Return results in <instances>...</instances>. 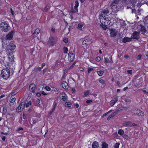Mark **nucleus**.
<instances>
[{
    "label": "nucleus",
    "mask_w": 148,
    "mask_h": 148,
    "mask_svg": "<svg viewBox=\"0 0 148 148\" xmlns=\"http://www.w3.org/2000/svg\"><path fill=\"white\" fill-rule=\"evenodd\" d=\"M109 12V10H108L107 9H104L103 10V12H101V14H104L105 16H108L107 14Z\"/></svg>",
    "instance_id": "412c9836"
},
{
    "label": "nucleus",
    "mask_w": 148,
    "mask_h": 148,
    "mask_svg": "<svg viewBox=\"0 0 148 148\" xmlns=\"http://www.w3.org/2000/svg\"><path fill=\"white\" fill-rule=\"evenodd\" d=\"M120 145V143H117L115 144L114 145V148H119Z\"/></svg>",
    "instance_id": "ea45409f"
},
{
    "label": "nucleus",
    "mask_w": 148,
    "mask_h": 148,
    "mask_svg": "<svg viewBox=\"0 0 148 148\" xmlns=\"http://www.w3.org/2000/svg\"><path fill=\"white\" fill-rule=\"evenodd\" d=\"M75 53L74 51L70 52L68 55V59L71 62L73 61L75 59Z\"/></svg>",
    "instance_id": "0eeeda50"
},
{
    "label": "nucleus",
    "mask_w": 148,
    "mask_h": 148,
    "mask_svg": "<svg viewBox=\"0 0 148 148\" xmlns=\"http://www.w3.org/2000/svg\"><path fill=\"white\" fill-rule=\"evenodd\" d=\"M45 89L46 90L48 91H49L51 90V88L49 86H46L45 87Z\"/></svg>",
    "instance_id": "79ce46f5"
},
{
    "label": "nucleus",
    "mask_w": 148,
    "mask_h": 148,
    "mask_svg": "<svg viewBox=\"0 0 148 148\" xmlns=\"http://www.w3.org/2000/svg\"><path fill=\"white\" fill-rule=\"evenodd\" d=\"M94 69L91 68L89 67L88 69V73H90L91 71L94 70Z\"/></svg>",
    "instance_id": "a19ab883"
},
{
    "label": "nucleus",
    "mask_w": 148,
    "mask_h": 148,
    "mask_svg": "<svg viewBox=\"0 0 148 148\" xmlns=\"http://www.w3.org/2000/svg\"><path fill=\"white\" fill-rule=\"evenodd\" d=\"M56 106H57V103H53V108L52 109V110H51L52 112H53L56 109Z\"/></svg>",
    "instance_id": "cd10ccee"
},
{
    "label": "nucleus",
    "mask_w": 148,
    "mask_h": 148,
    "mask_svg": "<svg viewBox=\"0 0 148 148\" xmlns=\"http://www.w3.org/2000/svg\"><path fill=\"white\" fill-rule=\"evenodd\" d=\"M118 100L116 98H114L112 99L110 101V104L112 106H114L117 102Z\"/></svg>",
    "instance_id": "6ab92c4d"
},
{
    "label": "nucleus",
    "mask_w": 148,
    "mask_h": 148,
    "mask_svg": "<svg viewBox=\"0 0 148 148\" xmlns=\"http://www.w3.org/2000/svg\"><path fill=\"white\" fill-rule=\"evenodd\" d=\"M9 48L10 50H12L15 49L16 46L14 42V41H12L9 43Z\"/></svg>",
    "instance_id": "f8f14e48"
},
{
    "label": "nucleus",
    "mask_w": 148,
    "mask_h": 148,
    "mask_svg": "<svg viewBox=\"0 0 148 148\" xmlns=\"http://www.w3.org/2000/svg\"><path fill=\"white\" fill-rule=\"evenodd\" d=\"M139 109H135L133 110V112L134 114L138 115V112Z\"/></svg>",
    "instance_id": "bb28decb"
},
{
    "label": "nucleus",
    "mask_w": 148,
    "mask_h": 148,
    "mask_svg": "<svg viewBox=\"0 0 148 148\" xmlns=\"http://www.w3.org/2000/svg\"><path fill=\"white\" fill-rule=\"evenodd\" d=\"M65 73L64 72V74H63L62 76V78H61V80H63L64 79V77H65Z\"/></svg>",
    "instance_id": "8fccbe9b"
},
{
    "label": "nucleus",
    "mask_w": 148,
    "mask_h": 148,
    "mask_svg": "<svg viewBox=\"0 0 148 148\" xmlns=\"http://www.w3.org/2000/svg\"><path fill=\"white\" fill-rule=\"evenodd\" d=\"M105 60L106 62H109V59L108 57L105 58Z\"/></svg>",
    "instance_id": "864d4df0"
},
{
    "label": "nucleus",
    "mask_w": 148,
    "mask_h": 148,
    "mask_svg": "<svg viewBox=\"0 0 148 148\" xmlns=\"http://www.w3.org/2000/svg\"><path fill=\"white\" fill-rule=\"evenodd\" d=\"M14 31L12 30L11 32H10L8 34H7L6 36V39L8 40H11L13 37V35L14 34Z\"/></svg>",
    "instance_id": "1a4fd4ad"
},
{
    "label": "nucleus",
    "mask_w": 148,
    "mask_h": 148,
    "mask_svg": "<svg viewBox=\"0 0 148 148\" xmlns=\"http://www.w3.org/2000/svg\"><path fill=\"white\" fill-rule=\"evenodd\" d=\"M64 42L66 43L68 42V39L67 38H64L63 39Z\"/></svg>",
    "instance_id": "49530a36"
},
{
    "label": "nucleus",
    "mask_w": 148,
    "mask_h": 148,
    "mask_svg": "<svg viewBox=\"0 0 148 148\" xmlns=\"http://www.w3.org/2000/svg\"><path fill=\"white\" fill-rule=\"evenodd\" d=\"M32 104V102L31 101H29L26 104H25V106L26 107H28L29 106L31 105Z\"/></svg>",
    "instance_id": "4c0bfd02"
},
{
    "label": "nucleus",
    "mask_w": 148,
    "mask_h": 148,
    "mask_svg": "<svg viewBox=\"0 0 148 148\" xmlns=\"http://www.w3.org/2000/svg\"><path fill=\"white\" fill-rule=\"evenodd\" d=\"M41 94L44 95H46L47 94V93H46L43 91H42Z\"/></svg>",
    "instance_id": "13d9d810"
},
{
    "label": "nucleus",
    "mask_w": 148,
    "mask_h": 148,
    "mask_svg": "<svg viewBox=\"0 0 148 148\" xmlns=\"http://www.w3.org/2000/svg\"><path fill=\"white\" fill-rule=\"evenodd\" d=\"M25 102H21L16 109V111L17 112H21L23 110L25 107Z\"/></svg>",
    "instance_id": "423d86ee"
},
{
    "label": "nucleus",
    "mask_w": 148,
    "mask_h": 148,
    "mask_svg": "<svg viewBox=\"0 0 148 148\" xmlns=\"http://www.w3.org/2000/svg\"><path fill=\"white\" fill-rule=\"evenodd\" d=\"M99 82L103 85H105L106 84L105 81L102 79L100 80H99Z\"/></svg>",
    "instance_id": "c9c22d12"
},
{
    "label": "nucleus",
    "mask_w": 148,
    "mask_h": 148,
    "mask_svg": "<svg viewBox=\"0 0 148 148\" xmlns=\"http://www.w3.org/2000/svg\"><path fill=\"white\" fill-rule=\"evenodd\" d=\"M132 122L130 121H125L123 123V125L125 127H131Z\"/></svg>",
    "instance_id": "2eb2a0df"
},
{
    "label": "nucleus",
    "mask_w": 148,
    "mask_h": 148,
    "mask_svg": "<svg viewBox=\"0 0 148 148\" xmlns=\"http://www.w3.org/2000/svg\"><path fill=\"white\" fill-rule=\"evenodd\" d=\"M45 63H43L42 64V66L41 68H40V69H42L44 66H45Z\"/></svg>",
    "instance_id": "052dcab7"
},
{
    "label": "nucleus",
    "mask_w": 148,
    "mask_h": 148,
    "mask_svg": "<svg viewBox=\"0 0 148 148\" xmlns=\"http://www.w3.org/2000/svg\"><path fill=\"white\" fill-rule=\"evenodd\" d=\"M36 95L38 97H40L41 96V94L39 92H37Z\"/></svg>",
    "instance_id": "09e8293b"
},
{
    "label": "nucleus",
    "mask_w": 148,
    "mask_h": 148,
    "mask_svg": "<svg viewBox=\"0 0 148 148\" xmlns=\"http://www.w3.org/2000/svg\"><path fill=\"white\" fill-rule=\"evenodd\" d=\"M101 60V58L100 57L97 56L95 58V60L97 62H99Z\"/></svg>",
    "instance_id": "c03bdc74"
},
{
    "label": "nucleus",
    "mask_w": 148,
    "mask_h": 148,
    "mask_svg": "<svg viewBox=\"0 0 148 148\" xmlns=\"http://www.w3.org/2000/svg\"><path fill=\"white\" fill-rule=\"evenodd\" d=\"M145 114L144 112L140 110H139L138 112V116H144Z\"/></svg>",
    "instance_id": "5701e85b"
},
{
    "label": "nucleus",
    "mask_w": 148,
    "mask_h": 148,
    "mask_svg": "<svg viewBox=\"0 0 148 148\" xmlns=\"http://www.w3.org/2000/svg\"><path fill=\"white\" fill-rule=\"evenodd\" d=\"M47 68H46L43 69L42 71L43 74H44L45 73L46 71V70L47 69Z\"/></svg>",
    "instance_id": "bf43d9fd"
},
{
    "label": "nucleus",
    "mask_w": 148,
    "mask_h": 148,
    "mask_svg": "<svg viewBox=\"0 0 148 148\" xmlns=\"http://www.w3.org/2000/svg\"><path fill=\"white\" fill-rule=\"evenodd\" d=\"M62 99L63 101H65L67 99L66 96H62Z\"/></svg>",
    "instance_id": "37998d69"
},
{
    "label": "nucleus",
    "mask_w": 148,
    "mask_h": 148,
    "mask_svg": "<svg viewBox=\"0 0 148 148\" xmlns=\"http://www.w3.org/2000/svg\"><path fill=\"white\" fill-rule=\"evenodd\" d=\"M97 73L98 75L100 76H102L103 73V72L101 70H100L97 71Z\"/></svg>",
    "instance_id": "c756f323"
},
{
    "label": "nucleus",
    "mask_w": 148,
    "mask_h": 148,
    "mask_svg": "<svg viewBox=\"0 0 148 148\" xmlns=\"http://www.w3.org/2000/svg\"><path fill=\"white\" fill-rule=\"evenodd\" d=\"M140 32L142 34H144L146 32V28L145 26L143 25H140Z\"/></svg>",
    "instance_id": "f3484780"
},
{
    "label": "nucleus",
    "mask_w": 148,
    "mask_h": 148,
    "mask_svg": "<svg viewBox=\"0 0 148 148\" xmlns=\"http://www.w3.org/2000/svg\"><path fill=\"white\" fill-rule=\"evenodd\" d=\"M49 10V8H47V6H46L44 9V11L45 12H47Z\"/></svg>",
    "instance_id": "680f3d73"
},
{
    "label": "nucleus",
    "mask_w": 148,
    "mask_h": 148,
    "mask_svg": "<svg viewBox=\"0 0 148 148\" xmlns=\"http://www.w3.org/2000/svg\"><path fill=\"white\" fill-rule=\"evenodd\" d=\"M76 91L75 89L74 88H72L71 89V92L72 93H74Z\"/></svg>",
    "instance_id": "4d7b16f0"
},
{
    "label": "nucleus",
    "mask_w": 148,
    "mask_h": 148,
    "mask_svg": "<svg viewBox=\"0 0 148 148\" xmlns=\"http://www.w3.org/2000/svg\"><path fill=\"white\" fill-rule=\"evenodd\" d=\"M36 102L38 103V104L39 105H40V101L39 99H37L36 100Z\"/></svg>",
    "instance_id": "603ef678"
},
{
    "label": "nucleus",
    "mask_w": 148,
    "mask_h": 148,
    "mask_svg": "<svg viewBox=\"0 0 148 148\" xmlns=\"http://www.w3.org/2000/svg\"><path fill=\"white\" fill-rule=\"evenodd\" d=\"M40 32V29L39 28L36 29L34 31V34H38Z\"/></svg>",
    "instance_id": "c85d7f7f"
},
{
    "label": "nucleus",
    "mask_w": 148,
    "mask_h": 148,
    "mask_svg": "<svg viewBox=\"0 0 148 148\" xmlns=\"http://www.w3.org/2000/svg\"><path fill=\"white\" fill-rule=\"evenodd\" d=\"M131 40V38H129L128 37H125L123 38L122 42L124 43L130 42Z\"/></svg>",
    "instance_id": "dca6fc26"
},
{
    "label": "nucleus",
    "mask_w": 148,
    "mask_h": 148,
    "mask_svg": "<svg viewBox=\"0 0 148 148\" xmlns=\"http://www.w3.org/2000/svg\"><path fill=\"white\" fill-rule=\"evenodd\" d=\"M116 84L118 86L120 87V83L119 81H117L116 82Z\"/></svg>",
    "instance_id": "338daca9"
},
{
    "label": "nucleus",
    "mask_w": 148,
    "mask_h": 148,
    "mask_svg": "<svg viewBox=\"0 0 148 148\" xmlns=\"http://www.w3.org/2000/svg\"><path fill=\"white\" fill-rule=\"evenodd\" d=\"M127 73L130 75H132V70H128L127 71Z\"/></svg>",
    "instance_id": "de8ad7c7"
},
{
    "label": "nucleus",
    "mask_w": 148,
    "mask_h": 148,
    "mask_svg": "<svg viewBox=\"0 0 148 148\" xmlns=\"http://www.w3.org/2000/svg\"><path fill=\"white\" fill-rule=\"evenodd\" d=\"M79 5V3L77 0H76L75 1V5L74 7V9L77 11H78V9L77 8Z\"/></svg>",
    "instance_id": "aec40b11"
},
{
    "label": "nucleus",
    "mask_w": 148,
    "mask_h": 148,
    "mask_svg": "<svg viewBox=\"0 0 148 148\" xmlns=\"http://www.w3.org/2000/svg\"><path fill=\"white\" fill-rule=\"evenodd\" d=\"M79 70L80 71H82L84 70V69L82 67H80L79 68Z\"/></svg>",
    "instance_id": "774afa93"
},
{
    "label": "nucleus",
    "mask_w": 148,
    "mask_h": 148,
    "mask_svg": "<svg viewBox=\"0 0 148 148\" xmlns=\"http://www.w3.org/2000/svg\"><path fill=\"white\" fill-rule=\"evenodd\" d=\"M142 58V55L141 54H139L137 57V58L138 59L140 60Z\"/></svg>",
    "instance_id": "6e6d98bb"
},
{
    "label": "nucleus",
    "mask_w": 148,
    "mask_h": 148,
    "mask_svg": "<svg viewBox=\"0 0 148 148\" xmlns=\"http://www.w3.org/2000/svg\"><path fill=\"white\" fill-rule=\"evenodd\" d=\"M62 88L65 89H67L69 88L68 84V83L65 81H63L61 84Z\"/></svg>",
    "instance_id": "4468645a"
},
{
    "label": "nucleus",
    "mask_w": 148,
    "mask_h": 148,
    "mask_svg": "<svg viewBox=\"0 0 148 148\" xmlns=\"http://www.w3.org/2000/svg\"><path fill=\"white\" fill-rule=\"evenodd\" d=\"M55 28L54 27H53L51 29V31L52 32L54 33L55 32Z\"/></svg>",
    "instance_id": "69168bd1"
},
{
    "label": "nucleus",
    "mask_w": 148,
    "mask_h": 148,
    "mask_svg": "<svg viewBox=\"0 0 148 148\" xmlns=\"http://www.w3.org/2000/svg\"><path fill=\"white\" fill-rule=\"evenodd\" d=\"M0 27L1 30L4 32H7L10 28L9 25L7 21L1 22L0 24Z\"/></svg>",
    "instance_id": "7ed1b4c3"
},
{
    "label": "nucleus",
    "mask_w": 148,
    "mask_h": 148,
    "mask_svg": "<svg viewBox=\"0 0 148 148\" xmlns=\"http://www.w3.org/2000/svg\"><path fill=\"white\" fill-rule=\"evenodd\" d=\"M108 144L105 142H103L102 144V148H108Z\"/></svg>",
    "instance_id": "393cba45"
},
{
    "label": "nucleus",
    "mask_w": 148,
    "mask_h": 148,
    "mask_svg": "<svg viewBox=\"0 0 148 148\" xmlns=\"http://www.w3.org/2000/svg\"><path fill=\"white\" fill-rule=\"evenodd\" d=\"M1 76L3 79H8L10 76V70L7 68L3 69L1 71Z\"/></svg>",
    "instance_id": "f03ea898"
},
{
    "label": "nucleus",
    "mask_w": 148,
    "mask_h": 148,
    "mask_svg": "<svg viewBox=\"0 0 148 148\" xmlns=\"http://www.w3.org/2000/svg\"><path fill=\"white\" fill-rule=\"evenodd\" d=\"M90 91L87 90L84 92V96L85 97H87L88 95L89 94Z\"/></svg>",
    "instance_id": "7c9ffc66"
},
{
    "label": "nucleus",
    "mask_w": 148,
    "mask_h": 148,
    "mask_svg": "<svg viewBox=\"0 0 148 148\" xmlns=\"http://www.w3.org/2000/svg\"><path fill=\"white\" fill-rule=\"evenodd\" d=\"M109 25V24H103V25H102L101 24L100 25V26L104 30H106V29L107 28V25Z\"/></svg>",
    "instance_id": "4be33fe9"
},
{
    "label": "nucleus",
    "mask_w": 148,
    "mask_h": 148,
    "mask_svg": "<svg viewBox=\"0 0 148 148\" xmlns=\"http://www.w3.org/2000/svg\"><path fill=\"white\" fill-rule=\"evenodd\" d=\"M15 100L16 98L15 97L12 98L11 99L10 103V106L13 105H14V103L15 102Z\"/></svg>",
    "instance_id": "a878e982"
},
{
    "label": "nucleus",
    "mask_w": 148,
    "mask_h": 148,
    "mask_svg": "<svg viewBox=\"0 0 148 148\" xmlns=\"http://www.w3.org/2000/svg\"><path fill=\"white\" fill-rule=\"evenodd\" d=\"M10 11H11V13L12 14L13 16L14 15V12L13 11V10L12 8H11V9H10Z\"/></svg>",
    "instance_id": "e2e57ef3"
},
{
    "label": "nucleus",
    "mask_w": 148,
    "mask_h": 148,
    "mask_svg": "<svg viewBox=\"0 0 148 148\" xmlns=\"http://www.w3.org/2000/svg\"><path fill=\"white\" fill-rule=\"evenodd\" d=\"M111 111H112V110H110L109 111H108V112H106V113L103 114V115H102L101 116V118H103L104 116H106Z\"/></svg>",
    "instance_id": "473e14b6"
},
{
    "label": "nucleus",
    "mask_w": 148,
    "mask_h": 148,
    "mask_svg": "<svg viewBox=\"0 0 148 148\" xmlns=\"http://www.w3.org/2000/svg\"><path fill=\"white\" fill-rule=\"evenodd\" d=\"M31 18V16L29 15H28L27 16L26 19L27 21H29L30 20Z\"/></svg>",
    "instance_id": "5fc2aeb1"
},
{
    "label": "nucleus",
    "mask_w": 148,
    "mask_h": 148,
    "mask_svg": "<svg viewBox=\"0 0 148 148\" xmlns=\"http://www.w3.org/2000/svg\"><path fill=\"white\" fill-rule=\"evenodd\" d=\"M92 100L90 99V100H88L86 101V103H90L92 102Z\"/></svg>",
    "instance_id": "3c124183"
},
{
    "label": "nucleus",
    "mask_w": 148,
    "mask_h": 148,
    "mask_svg": "<svg viewBox=\"0 0 148 148\" xmlns=\"http://www.w3.org/2000/svg\"><path fill=\"white\" fill-rule=\"evenodd\" d=\"M100 22L102 25L103 24H110V19L108 16H105L101 14L99 17Z\"/></svg>",
    "instance_id": "f257e3e1"
},
{
    "label": "nucleus",
    "mask_w": 148,
    "mask_h": 148,
    "mask_svg": "<svg viewBox=\"0 0 148 148\" xmlns=\"http://www.w3.org/2000/svg\"><path fill=\"white\" fill-rule=\"evenodd\" d=\"M92 43L90 39H86L84 40L82 42V44L83 45H88Z\"/></svg>",
    "instance_id": "ddd939ff"
},
{
    "label": "nucleus",
    "mask_w": 148,
    "mask_h": 148,
    "mask_svg": "<svg viewBox=\"0 0 148 148\" xmlns=\"http://www.w3.org/2000/svg\"><path fill=\"white\" fill-rule=\"evenodd\" d=\"M23 130V129L22 127H19L18 128V129L17 130V131H20L21 130Z\"/></svg>",
    "instance_id": "0e129e2a"
},
{
    "label": "nucleus",
    "mask_w": 148,
    "mask_h": 148,
    "mask_svg": "<svg viewBox=\"0 0 148 148\" xmlns=\"http://www.w3.org/2000/svg\"><path fill=\"white\" fill-rule=\"evenodd\" d=\"M36 87L34 83L31 84L29 86V90L33 93H36Z\"/></svg>",
    "instance_id": "6e6552de"
},
{
    "label": "nucleus",
    "mask_w": 148,
    "mask_h": 148,
    "mask_svg": "<svg viewBox=\"0 0 148 148\" xmlns=\"http://www.w3.org/2000/svg\"><path fill=\"white\" fill-rule=\"evenodd\" d=\"M99 144L97 141H94L92 144V148H98Z\"/></svg>",
    "instance_id": "a211bd4d"
},
{
    "label": "nucleus",
    "mask_w": 148,
    "mask_h": 148,
    "mask_svg": "<svg viewBox=\"0 0 148 148\" xmlns=\"http://www.w3.org/2000/svg\"><path fill=\"white\" fill-rule=\"evenodd\" d=\"M40 68H41V67H38L35 68V71H40L42 69H40Z\"/></svg>",
    "instance_id": "a18cd8bd"
},
{
    "label": "nucleus",
    "mask_w": 148,
    "mask_h": 148,
    "mask_svg": "<svg viewBox=\"0 0 148 148\" xmlns=\"http://www.w3.org/2000/svg\"><path fill=\"white\" fill-rule=\"evenodd\" d=\"M110 34L111 37H114L116 36L117 34V32L114 29H110Z\"/></svg>",
    "instance_id": "9b49d317"
},
{
    "label": "nucleus",
    "mask_w": 148,
    "mask_h": 148,
    "mask_svg": "<svg viewBox=\"0 0 148 148\" xmlns=\"http://www.w3.org/2000/svg\"><path fill=\"white\" fill-rule=\"evenodd\" d=\"M57 40L55 37L50 36L47 42V44L50 46L53 47L56 43Z\"/></svg>",
    "instance_id": "20e7f679"
},
{
    "label": "nucleus",
    "mask_w": 148,
    "mask_h": 148,
    "mask_svg": "<svg viewBox=\"0 0 148 148\" xmlns=\"http://www.w3.org/2000/svg\"><path fill=\"white\" fill-rule=\"evenodd\" d=\"M84 26V24L82 23H79L78 24L77 28L79 29L82 30V27Z\"/></svg>",
    "instance_id": "b1692460"
},
{
    "label": "nucleus",
    "mask_w": 148,
    "mask_h": 148,
    "mask_svg": "<svg viewBox=\"0 0 148 148\" xmlns=\"http://www.w3.org/2000/svg\"><path fill=\"white\" fill-rule=\"evenodd\" d=\"M65 106L67 107H71V104L70 102H66L65 103Z\"/></svg>",
    "instance_id": "f704fd0d"
},
{
    "label": "nucleus",
    "mask_w": 148,
    "mask_h": 148,
    "mask_svg": "<svg viewBox=\"0 0 148 148\" xmlns=\"http://www.w3.org/2000/svg\"><path fill=\"white\" fill-rule=\"evenodd\" d=\"M78 11H77L76 10H75L74 9V8H73V7H72L71 8V10L70 11V13H76V12H77Z\"/></svg>",
    "instance_id": "2f4dec72"
},
{
    "label": "nucleus",
    "mask_w": 148,
    "mask_h": 148,
    "mask_svg": "<svg viewBox=\"0 0 148 148\" xmlns=\"http://www.w3.org/2000/svg\"><path fill=\"white\" fill-rule=\"evenodd\" d=\"M114 115L113 114H112L109 115L107 118V119L108 121H109L111 119V118L114 117Z\"/></svg>",
    "instance_id": "e433bc0d"
},
{
    "label": "nucleus",
    "mask_w": 148,
    "mask_h": 148,
    "mask_svg": "<svg viewBox=\"0 0 148 148\" xmlns=\"http://www.w3.org/2000/svg\"><path fill=\"white\" fill-rule=\"evenodd\" d=\"M63 50L64 53H67L68 51V49L67 47H64L63 48Z\"/></svg>",
    "instance_id": "72a5a7b5"
},
{
    "label": "nucleus",
    "mask_w": 148,
    "mask_h": 148,
    "mask_svg": "<svg viewBox=\"0 0 148 148\" xmlns=\"http://www.w3.org/2000/svg\"><path fill=\"white\" fill-rule=\"evenodd\" d=\"M118 133L123 138L125 139L128 140L129 138L128 135L125 133H124V131L121 129H119L118 131Z\"/></svg>",
    "instance_id": "39448f33"
},
{
    "label": "nucleus",
    "mask_w": 148,
    "mask_h": 148,
    "mask_svg": "<svg viewBox=\"0 0 148 148\" xmlns=\"http://www.w3.org/2000/svg\"><path fill=\"white\" fill-rule=\"evenodd\" d=\"M76 63V61H75L69 67V68L70 69H72L74 66L75 65Z\"/></svg>",
    "instance_id": "58836bf2"
},
{
    "label": "nucleus",
    "mask_w": 148,
    "mask_h": 148,
    "mask_svg": "<svg viewBox=\"0 0 148 148\" xmlns=\"http://www.w3.org/2000/svg\"><path fill=\"white\" fill-rule=\"evenodd\" d=\"M140 32L135 31L132 34V38L134 39L138 40L139 38Z\"/></svg>",
    "instance_id": "9d476101"
}]
</instances>
